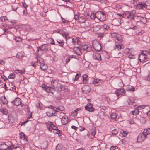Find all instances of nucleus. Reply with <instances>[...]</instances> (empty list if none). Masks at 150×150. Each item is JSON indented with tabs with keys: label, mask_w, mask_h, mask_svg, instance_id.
Instances as JSON below:
<instances>
[{
	"label": "nucleus",
	"mask_w": 150,
	"mask_h": 150,
	"mask_svg": "<svg viewBox=\"0 0 150 150\" xmlns=\"http://www.w3.org/2000/svg\"><path fill=\"white\" fill-rule=\"evenodd\" d=\"M24 56L23 53L18 52L16 55V57L19 58H21Z\"/></svg>",
	"instance_id": "obj_31"
},
{
	"label": "nucleus",
	"mask_w": 150,
	"mask_h": 150,
	"mask_svg": "<svg viewBox=\"0 0 150 150\" xmlns=\"http://www.w3.org/2000/svg\"><path fill=\"white\" fill-rule=\"evenodd\" d=\"M125 16L128 19H134L135 18H136V17L134 16V15L133 13L132 12H127L125 14Z\"/></svg>",
	"instance_id": "obj_7"
},
{
	"label": "nucleus",
	"mask_w": 150,
	"mask_h": 150,
	"mask_svg": "<svg viewBox=\"0 0 150 150\" xmlns=\"http://www.w3.org/2000/svg\"><path fill=\"white\" fill-rule=\"evenodd\" d=\"M80 76L79 74H76V75L74 80L77 81L79 79V77Z\"/></svg>",
	"instance_id": "obj_54"
},
{
	"label": "nucleus",
	"mask_w": 150,
	"mask_h": 150,
	"mask_svg": "<svg viewBox=\"0 0 150 150\" xmlns=\"http://www.w3.org/2000/svg\"><path fill=\"white\" fill-rule=\"evenodd\" d=\"M49 124H50L51 126V128H52L55 126L53 124H52L51 122H48Z\"/></svg>",
	"instance_id": "obj_61"
},
{
	"label": "nucleus",
	"mask_w": 150,
	"mask_h": 150,
	"mask_svg": "<svg viewBox=\"0 0 150 150\" xmlns=\"http://www.w3.org/2000/svg\"><path fill=\"white\" fill-rule=\"evenodd\" d=\"M38 62H39L40 64L42 63H44V61L42 59L39 58L37 59Z\"/></svg>",
	"instance_id": "obj_47"
},
{
	"label": "nucleus",
	"mask_w": 150,
	"mask_h": 150,
	"mask_svg": "<svg viewBox=\"0 0 150 150\" xmlns=\"http://www.w3.org/2000/svg\"><path fill=\"white\" fill-rule=\"evenodd\" d=\"M56 112H59V110H58V108H56L54 107L53 109Z\"/></svg>",
	"instance_id": "obj_60"
},
{
	"label": "nucleus",
	"mask_w": 150,
	"mask_h": 150,
	"mask_svg": "<svg viewBox=\"0 0 150 150\" xmlns=\"http://www.w3.org/2000/svg\"><path fill=\"white\" fill-rule=\"evenodd\" d=\"M87 76L86 74H84L83 76V83H86V82L87 81Z\"/></svg>",
	"instance_id": "obj_33"
},
{
	"label": "nucleus",
	"mask_w": 150,
	"mask_h": 150,
	"mask_svg": "<svg viewBox=\"0 0 150 150\" xmlns=\"http://www.w3.org/2000/svg\"><path fill=\"white\" fill-rule=\"evenodd\" d=\"M126 90L127 91H135V88L131 85H128L127 87Z\"/></svg>",
	"instance_id": "obj_24"
},
{
	"label": "nucleus",
	"mask_w": 150,
	"mask_h": 150,
	"mask_svg": "<svg viewBox=\"0 0 150 150\" xmlns=\"http://www.w3.org/2000/svg\"><path fill=\"white\" fill-rule=\"evenodd\" d=\"M42 86L43 89L45 90L47 92L53 93L54 92V88L52 86L51 87H50L45 84H43Z\"/></svg>",
	"instance_id": "obj_6"
},
{
	"label": "nucleus",
	"mask_w": 150,
	"mask_h": 150,
	"mask_svg": "<svg viewBox=\"0 0 150 150\" xmlns=\"http://www.w3.org/2000/svg\"><path fill=\"white\" fill-rule=\"evenodd\" d=\"M0 111L4 115H6L8 113V110L5 108L1 109Z\"/></svg>",
	"instance_id": "obj_30"
},
{
	"label": "nucleus",
	"mask_w": 150,
	"mask_h": 150,
	"mask_svg": "<svg viewBox=\"0 0 150 150\" xmlns=\"http://www.w3.org/2000/svg\"><path fill=\"white\" fill-rule=\"evenodd\" d=\"M25 72V70L23 69L22 70H15L14 72L16 74L20 73L21 74H23Z\"/></svg>",
	"instance_id": "obj_27"
},
{
	"label": "nucleus",
	"mask_w": 150,
	"mask_h": 150,
	"mask_svg": "<svg viewBox=\"0 0 150 150\" xmlns=\"http://www.w3.org/2000/svg\"><path fill=\"white\" fill-rule=\"evenodd\" d=\"M57 42L59 44V46L62 47H63L64 43L63 41L62 40L58 39L57 40Z\"/></svg>",
	"instance_id": "obj_28"
},
{
	"label": "nucleus",
	"mask_w": 150,
	"mask_h": 150,
	"mask_svg": "<svg viewBox=\"0 0 150 150\" xmlns=\"http://www.w3.org/2000/svg\"><path fill=\"white\" fill-rule=\"evenodd\" d=\"M64 148L63 145L61 144H58L56 146V150H64Z\"/></svg>",
	"instance_id": "obj_25"
},
{
	"label": "nucleus",
	"mask_w": 150,
	"mask_h": 150,
	"mask_svg": "<svg viewBox=\"0 0 150 150\" xmlns=\"http://www.w3.org/2000/svg\"><path fill=\"white\" fill-rule=\"evenodd\" d=\"M82 90L83 93H87L90 91L91 89L90 86L86 85L84 87L82 88Z\"/></svg>",
	"instance_id": "obj_15"
},
{
	"label": "nucleus",
	"mask_w": 150,
	"mask_h": 150,
	"mask_svg": "<svg viewBox=\"0 0 150 150\" xmlns=\"http://www.w3.org/2000/svg\"><path fill=\"white\" fill-rule=\"evenodd\" d=\"M115 93L116 94V95L115 96L118 97L120 95L125 94V91L123 88L117 89L115 91Z\"/></svg>",
	"instance_id": "obj_9"
},
{
	"label": "nucleus",
	"mask_w": 150,
	"mask_h": 150,
	"mask_svg": "<svg viewBox=\"0 0 150 150\" xmlns=\"http://www.w3.org/2000/svg\"><path fill=\"white\" fill-rule=\"evenodd\" d=\"M3 30L4 31V33H7V31L8 30L7 28H4L3 29Z\"/></svg>",
	"instance_id": "obj_57"
},
{
	"label": "nucleus",
	"mask_w": 150,
	"mask_h": 150,
	"mask_svg": "<svg viewBox=\"0 0 150 150\" xmlns=\"http://www.w3.org/2000/svg\"><path fill=\"white\" fill-rule=\"evenodd\" d=\"M103 26L104 29L106 30H107L110 29V28L109 26L106 24H104Z\"/></svg>",
	"instance_id": "obj_37"
},
{
	"label": "nucleus",
	"mask_w": 150,
	"mask_h": 150,
	"mask_svg": "<svg viewBox=\"0 0 150 150\" xmlns=\"http://www.w3.org/2000/svg\"><path fill=\"white\" fill-rule=\"evenodd\" d=\"M81 110V108H78L76 109L75 110H74V112L75 113V114H73V115L74 116H75L77 114V112L80 110Z\"/></svg>",
	"instance_id": "obj_48"
},
{
	"label": "nucleus",
	"mask_w": 150,
	"mask_h": 150,
	"mask_svg": "<svg viewBox=\"0 0 150 150\" xmlns=\"http://www.w3.org/2000/svg\"><path fill=\"white\" fill-rule=\"evenodd\" d=\"M96 134V132L94 130H91V132L89 134H91L92 137H93Z\"/></svg>",
	"instance_id": "obj_49"
},
{
	"label": "nucleus",
	"mask_w": 150,
	"mask_h": 150,
	"mask_svg": "<svg viewBox=\"0 0 150 150\" xmlns=\"http://www.w3.org/2000/svg\"><path fill=\"white\" fill-rule=\"evenodd\" d=\"M27 14V12H26V9L24 10L23 11V15L24 16H26Z\"/></svg>",
	"instance_id": "obj_58"
},
{
	"label": "nucleus",
	"mask_w": 150,
	"mask_h": 150,
	"mask_svg": "<svg viewBox=\"0 0 150 150\" xmlns=\"http://www.w3.org/2000/svg\"><path fill=\"white\" fill-rule=\"evenodd\" d=\"M94 49L97 51H100L101 49L100 44L97 42L93 45Z\"/></svg>",
	"instance_id": "obj_10"
},
{
	"label": "nucleus",
	"mask_w": 150,
	"mask_h": 150,
	"mask_svg": "<svg viewBox=\"0 0 150 150\" xmlns=\"http://www.w3.org/2000/svg\"><path fill=\"white\" fill-rule=\"evenodd\" d=\"M117 115L115 113H112L111 114L110 117L111 119L112 120L115 119Z\"/></svg>",
	"instance_id": "obj_32"
},
{
	"label": "nucleus",
	"mask_w": 150,
	"mask_h": 150,
	"mask_svg": "<svg viewBox=\"0 0 150 150\" xmlns=\"http://www.w3.org/2000/svg\"><path fill=\"white\" fill-rule=\"evenodd\" d=\"M91 26V30L94 32H97L100 29V26L98 25L94 24L92 25V26Z\"/></svg>",
	"instance_id": "obj_14"
},
{
	"label": "nucleus",
	"mask_w": 150,
	"mask_h": 150,
	"mask_svg": "<svg viewBox=\"0 0 150 150\" xmlns=\"http://www.w3.org/2000/svg\"><path fill=\"white\" fill-rule=\"evenodd\" d=\"M15 40L17 42H20L22 40V39L20 37H15Z\"/></svg>",
	"instance_id": "obj_41"
},
{
	"label": "nucleus",
	"mask_w": 150,
	"mask_h": 150,
	"mask_svg": "<svg viewBox=\"0 0 150 150\" xmlns=\"http://www.w3.org/2000/svg\"><path fill=\"white\" fill-rule=\"evenodd\" d=\"M55 31L57 33H59L60 34V33L61 32H62L63 30L62 29H60V30L57 29V30H55Z\"/></svg>",
	"instance_id": "obj_56"
},
{
	"label": "nucleus",
	"mask_w": 150,
	"mask_h": 150,
	"mask_svg": "<svg viewBox=\"0 0 150 150\" xmlns=\"http://www.w3.org/2000/svg\"><path fill=\"white\" fill-rule=\"evenodd\" d=\"M58 109L59 111H63L64 109V108L62 106H60L58 107Z\"/></svg>",
	"instance_id": "obj_51"
},
{
	"label": "nucleus",
	"mask_w": 150,
	"mask_h": 150,
	"mask_svg": "<svg viewBox=\"0 0 150 150\" xmlns=\"http://www.w3.org/2000/svg\"><path fill=\"white\" fill-rule=\"evenodd\" d=\"M80 41L79 39L76 37H74L72 38V43L73 44L75 45H79Z\"/></svg>",
	"instance_id": "obj_18"
},
{
	"label": "nucleus",
	"mask_w": 150,
	"mask_h": 150,
	"mask_svg": "<svg viewBox=\"0 0 150 150\" xmlns=\"http://www.w3.org/2000/svg\"><path fill=\"white\" fill-rule=\"evenodd\" d=\"M71 58V57H70L69 56H67L66 57H64V59L65 60L66 64L67 63L70 61Z\"/></svg>",
	"instance_id": "obj_34"
},
{
	"label": "nucleus",
	"mask_w": 150,
	"mask_h": 150,
	"mask_svg": "<svg viewBox=\"0 0 150 150\" xmlns=\"http://www.w3.org/2000/svg\"><path fill=\"white\" fill-rule=\"evenodd\" d=\"M40 68L43 70H45L47 68V66L46 64L44 63H42L40 64Z\"/></svg>",
	"instance_id": "obj_26"
},
{
	"label": "nucleus",
	"mask_w": 150,
	"mask_h": 150,
	"mask_svg": "<svg viewBox=\"0 0 150 150\" xmlns=\"http://www.w3.org/2000/svg\"><path fill=\"white\" fill-rule=\"evenodd\" d=\"M73 50L74 52L76 54L79 55L81 54V48L80 47H73Z\"/></svg>",
	"instance_id": "obj_17"
},
{
	"label": "nucleus",
	"mask_w": 150,
	"mask_h": 150,
	"mask_svg": "<svg viewBox=\"0 0 150 150\" xmlns=\"http://www.w3.org/2000/svg\"><path fill=\"white\" fill-rule=\"evenodd\" d=\"M86 20V18L85 16L83 14L79 15V17L78 19V23H84Z\"/></svg>",
	"instance_id": "obj_8"
},
{
	"label": "nucleus",
	"mask_w": 150,
	"mask_h": 150,
	"mask_svg": "<svg viewBox=\"0 0 150 150\" xmlns=\"http://www.w3.org/2000/svg\"><path fill=\"white\" fill-rule=\"evenodd\" d=\"M85 108L86 110L89 112L93 111L94 110L93 105L91 103L87 104L86 106H85Z\"/></svg>",
	"instance_id": "obj_11"
},
{
	"label": "nucleus",
	"mask_w": 150,
	"mask_h": 150,
	"mask_svg": "<svg viewBox=\"0 0 150 150\" xmlns=\"http://www.w3.org/2000/svg\"><path fill=\"white\" fill-rule=\"evenodd\" d=\"M122 53L119 52L118 54H116L115 55V57L116 58H120L123 56Z\"/></svg>",
	"instance_id": "obj_43"
},
{
	"label": "nucleus",
	"mask_w": 150,
	"mask_h": 150,
	"mask_svg": "<svg viewBox=\"0 0 150 150\" xmlns=\"http://www.w3.org/2000/svg\"><path fill=\"white\" fill-rule=\"evenodd\" d=\"M79 15H78V14H75L74 16V18L75 20H77V19H79Z\"/></svg>",
	"instance_id": "obj_55"
},
{
	"label": "nucleus",
	"mask_w": 150,
	"mask_h": 150,
	"mask_svg": "<svg viewBox=\"0 0 150 150\" xmlns=\"http://www.w3.org/2000/svg\"><path fill=\"white\" fill-rule=\"evenodd\" d=\"M139 20L137 21V22H142L143 24H145L146 22V18L143 17H142L140 16L138 17Z\"/></svg>",
	"instance_id": "obj_22"
},
{
	"label": "nucleus",
	"mask_w": 150,
	"mask_h": 150,
	"mask_svg": "<svg viewBox=\"0 0 150 150\" xmlns=\"http://www.w3.org/2000/svg\"><path fill=\"white\" fill-rule=\"evenodd\" d=\"M132 114L134 115H138L139 112V111L138 109H136L134 110V111H133L132 112Z\"/></svg>",
	"instance_id": "obj_40"
},
{
	"label": "nucleus",
	"mask_w": 150,
	"mask_h": 150,
	"mask_svg": "<svg viewBox=\"0 0 150 150\" xmlns=\"http://www.w3.org/2000/svg\"><path fill=\"white\" fill-rule=\"evenodd\" d=\"M51 85L53 88L54 91H62L61 85L57 81L52 80L51 82Z\"/></svg>",
	"instance_id": "obj_3"
},
{
	"label": "nucleus",
	"mask_w": 150,
	"mask_h": 150,
	"mask_svg": "<svg viewBox=\"0 0 150 150\" xmlns=\"http://www.w3.org/2000/svg\"><path fill=\"white\" fill-rule=\"evenodd\" d=\"M50 47V45L49 44H43L40 45L39 47L38 51L39 52L40 51H42L46 52L48 50Z\"/></svg>",
	"instance_id": "obj_5"
},
{
	"label": "nucleus",
	"mask_w": 150,
	"mask_h": 150,
	"mask_svg": "<svg viewBox=\"0 0 150 150\" xmlns=\"http://www.w3.org/2000/svg\"><path fill=\"white\" fill-rule=\"evenodd\" d=\"M97 18L99 20L103 21L106 20L105 14L102 11H100L97 13Z\"/></svg>",
	"instance_id": "obj_4"
},
{
	"label": "nucleus",
	"mask_w": 150,
	"mask_h": 150,
	"mask_svg": "<svg viewBox=\"0 0 150 150\" xmlns=\"http://www.w3.org/2000/svg\"><path fill=\"white\" fill-rule=\"evenodd\" d=\"M148 105H142L141 106H139L138 107L139 108L140 107L142 109H144V108H145V106H147Z\"/></svg>",
	"instance_id": "obj_59"
},
{
	"label": "nucleus",
	"mask_w": 150,
	"mask_h": 150,
	"mask_svg": "<svg viewBox=\"0 0 150 150\" xmlns=\"http://www.w3.org/2000/svg\"><path fill=\"white\" fill-rule=\"evenodd\" d=\"M19 147V145L17 144H12L11 148V149H16Z\"/></svg>",
	"instance_id": "obj_42"
},
{
	"label": "nucleus",
	"mask_w": 150,
	"mask_h": 150,
	"mask_svg": "<svg viewBox=\"0 0 150 150\" xmlns=\"http://www.w3.org/2000/svg\"><path fill=\"white\" fill-rule=\"evenodd\" d=\"M1 78L4 80V81H6L8 80V79L4 75H2V76H1Z\"/></svg>",
	"instance_id": "obj_53"
},
{
	"label": "nucleus",
	"mask_w": 150,
	"mask_h": 150,
	"mask_svg": "<svg viewBox=\"0 0 150 150\" xmlns=\"http://www.w3.org/2000/svg\"><path fill=\"white\" fill-rule=\"evenodd\" d=\"M118 131L116 129H114L112 132V134H116L118 133Z\"/></svg>",
	"instance_id": "obj_52"
},
{
	"label": "nucleus",
	"mask_w": 150,
	"mask_h": 150,
	"mask_svg": "<svg viewBox=\"0 0 150 150\" xmlns=\"http://www.w3.org/2000/svg\"><path fill=\"white\" fill-rule=\"evenodd\" d=\"M150 134V128L146 129L140 133L138 136L137 141V142H141L143 141L146 137L147 135Z\"/></svg>",
	"instance_id": "obj_1"
},
{
	"label": "nucleus",
	"mask_w": 150,
	"mask_h": 150,
	"mask_svg": "<svg viewBox=\"0 0 150 150\" xmlns=\"http://www.w3.org/2000/svg\"><path fill=\"white\" fill-rule=\"evenodd\" d=\"M147 79L150 81V74L147 76Z\"/></svg>",
	"instance_id": "obj_63"
},
{
	"label": "nucleus",
	"mask_w": 150,
	"mask_h": 150,
	"mask_svg": "<svg viewBox=\"0 0 150 150\" xmlns=\"http://www.w3.org/2000/svg\"><path fill=\"white\" fill-rule=\"evenodd\" d=\"M118 35H119L117 34V33H112L111 34V36L113 38H116V37H117V36Z\"/></svg>",
	"instance_id": "obj_44"
},
{
	"label": "nucleus",
	"mask_w": 150,
	"mask_h": 150,
	"mask_svg": "<svg viewBox=\"0 0 150 150\" xmlns=\"http://www.w3.org/2000/svg\"><path fill=\"white\" fill-rule=\"evenodd\" d=\"M149 55H150V49L144 50L143 53L139 56V59L141 62L145 61L149 58Z\"/></svg>",
	"instance_id": "obj_2"
},
{
	"label": "nucleus",
	"mask_w": 150,
	"mask_h": 150,
	"mask_svg": "<svg viewBox=\"0 0 150 150\" xmlns=\"http://www.w3.org/2000/svg\"><path fill=\"white\" fill-rule=\"evenodd\" d=\"M53 113H52L51 114H50V113H47V115L48 117H51L52 116H53Z\"/></svg>",
	"instance_id": "obj_62"
},
{
	"label": "nucleus",
	"mask_w": 150,
	"mask_h": 150,
	"mask_svg": "<svg viewBox=\"0 0 150 150\" xmlns=\"http://www.w3.org/2000/svg\"><path fill=\"white\" fill-rule=\"evenodd\" d=\"M82 48L85 50L88 51L91 50V47L86 45H83L82 46Z\"/></svg>",
	"instance_id": "obj_23"
},
{
	"label": "nucleus",
	"mask_w": 150,
	"mask_h": 150,
	"mask_svg": "<svg viewBox=\"0 0 150 150\" xmlns=\"http://www.w3.org/2000/svg\"><path fill=\"white\" fill-rule=\"evenodd\" d=\"M15 77V75L13 73H11L9 76L8 77L9 79H13Z\"/></svg>",
	"instance_id": "obj_45"
},
{
	"label": "nucleus",
	"mask_w": 150,
	"mask_h": 150,
	"mask_svg": "<svg viewBox=\"0 0 150 150\" xmlns=\"http://www.w3.org/2000/svg\"><path fill=\"white\" fill-rule=\"evenodd\" d=\"M0 20L2 21H6V20H7V17L6 16H2L0 18Z\"/></svg>",
	"instance_id": "obj_39"
},
{
	"label": "nucleus",
	"mask_w": 150,
	"mask_h": 150,
	"mask_svg": "<svg viewBox=\"0 0 150 150\" xmlns=\"http://www.w3.org/2000/svg\"><path fill=\"white\" fill-rule=\"evenodd\" d=\"M60 34L63 36V37L65 38L68 35L67 34L64 33L63 31L60 33Z\"/></svg>",
	"instance_id": "obj_50"
},
{
	"label": "nucleus",
	"mask_w": 150,
	"mask_h": 150,
	"mask_svg": "<svg viewBox=\"0 0 150 150\" xmlns=\"http://www.w3.org/2000/svg\"><path fill=\"white\" fill-rule=\"evenodd\" d=\"M93 58L98 60H101V57L100 54L98 53H94L93 54Z\"/></svg>",
	"instance_id": "obj_13"
},
{
	"label": "nucleus",
	"mask_w": 150,
	"mask_h": 150,
	"mask_svg": "<svg viewBox=\"0 0 150 150\" xmlns=\"http://www.w3.org/2000/svg\"><path fill=\"white\" fill-rule=\"evenodd\" d=\"M46 126L47 128L49 131L52 132V128H51V126L50 124H49V123L48 122L47 123Z\"/></svg>",
	"instance_id": "obj_35"
},
{
	"label": "nucleus",
	"mask_w": 150,
	"mask_h": 150,
	"mask_svg": "<svg viewBox=\"0 0 150 150\" xmlns=\"http://www.w3.org/2000/svg\"><path fill=\"white\" fill-rule=\"evenodd\" d=\"M68 118V117L66 116H62V117L61 118V122L63 124L65 125L67 123Z\"/></svg>",
	"instance_id": "obj_20"
},
{
	"label": "nucleus",
	"mask_w": 150,
	"mask_h": 150,
	"mask_svg": "<svg viewBox=\"0 0 150 150\" xmlns=\"http://www.w3.org/2000/svg\"><path fill=\"white\" fill-rule=\"evenodd\" d=\"M8 146L5 144H1L0 150H8Z\"/></svg>",
	"instance_id": "obj_21"
},
{
	"label": "nucleus",
	"mask_w": 150,
	"mask_h": 150,
	"mask_svg": "<svg viewBox=\"0 0 150 150\" xmlns=\"http://www.w3.org/2000/svg\"><path fill=\"white\" fill-rule=\"evenodd\" d=\"M115 42L117 44H120L122 42V37L119 35H118L115 39Z\"/></svg>",
	"instance_id": "obj_16"
},
{
	"label": "nucleus",
	"mask_w": 150,
	"mask_h": 150,
	"mask_svg": "<svg viewBox=\"0 0 150 150\" xmlns=\"http://www.w3.org/2000/svg\"><path fill=\"white\" fill-rule=\"evenodd\" d=\"M11 103L16 106L20 105L21 103V99L18 98H16L15 100L12 101Z\"/></svg>",
	"instance_id": "obj_12"
},
{
	"label": "nucleus",
	"mask_w": 150,
	"mask_h": 150,
	"mask_svg": "<svg viewBox=\"0 0 150 150\" xmlns=\"http://www.w3.org/2000/svg\"><path fill=\"white\" fill-rule=\"evenodd\" d=\"M121 133L123 137H125L127 134V132L126 131H122L121 132Z\"/></svg>",
	"instance_id": "obj_46"
},
{
	"label": "nucleus",
	"mask_w": 150,
	"mask_h": 150,
	"mask_svg": "<svg viewBox=\"0 0 150 150\" xmlns=\"http://www.w3.org/2000/svg\"><path fill=\"white\" fill-rule=\"evenodd\" d=\"M137 7L139 9H142L145 7V5H144L142 3H139L137 4Z\"/></svg>",
	"instance_id": "obj_29"
},
{
	"label": "nucleus",
	"mask_w": 150,
	"mask_h": 150,
	"mask_svg": "<svg viewBox=\"0 0 150 150\" xmlns=\"http://www.w3.org/2000/svg\"><path fill=\"white\" fill-rule=\"evenodd\" d=\"M124 48L123 45L120 44L115 45L114 47V50H119Z\"/></svg>",
	"instance_id": "obj_19"
},
{
	"label": "nucleus",
	"mask_w": 150,
	"mask_h": 150,
	"mask_svg": "<svg viewBox=\"0 0 150 150\" xmlns=\"http://www.w3.org/2000/svg\"><path fill=\"white\" fill-rule=\"evenodd\" d=\"M115 147L112 146L110 147V150H115Z\"/></svg>",
	"instance_id": "obj_64"
},
{
	"label": "nucleus",
	"mask_w": 150,
	"mask_h": 150,
	"mask_svg": "<svg viewBox=\"0 0 150 150\" xmlns=\"http://www.w3.org/2000/svg\"><path fill=\"white\" fill-rule=\"evenodd\" d=\"M52 132H53L55 134H57L59 135L60 134V135H61V131L58 130V129L56 130H53Z\"/></svg>",
	"instance_id": "obj_36"
},
{
	"label": "nucleus",
	"mask_w": 150,
	"mask_h": 150,
	"mask_svg": "<svg viewBox=\"0 0 150 150\" xmlns=\"http://www.w3.org/2000/svg\"><path fill=\"white\" fill-rule=\"evenodd\" d=\"M97 13L96 14L94 13L91 14L90 17L91 19L94 20L96 17H97Z\"/></svg>",
	"instance_id": "obj_38"
}]
</instances>
